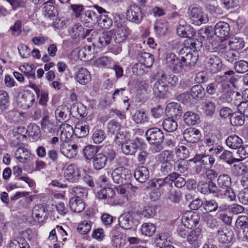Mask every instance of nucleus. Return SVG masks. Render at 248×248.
<instances>
[{"instance_id": "obj_1", "label": "nucleus", "mask_w": 248, "mask_h": 248, "mask_svg": "<svg viewBox=\"0 0 248 248\" xmlns=\"http://www.w3.org/2000/svg\"><path fill=\"white\" fill-rule=\"evenodd\" d=\"M158 75L159 78L154 85L153 93L158 98L167 97L169 93V88L176 84L178 78L173 75L167 74L162 71L158 72Z\"/></svg>"}, {"instance_id": "obj_2", "label": "nucleus", "mask_w": 248, "mask_h": 248, "mask_svg": "<svg viewBox=\"0 0 248 248\" xmlns=\"http://www.w3.org/2000/svg\"><path fill=\"white\" fill-rule=\"evenodd\" d=\"M115 151L110 149H104L93 157L92 164L94 170H98L104 168L109 162H111L115 157Z\"/></svg>"}, {"instance_id": "obj_3", "label": "nucleus", "mask_w": 248, "mask_h": 248, "mask_svg": "<svg viewBox=\"0 0 248 248\" xmlns=\"http://www.w3.org/2000/svg\"><path fill=\"white\" fill-rule=\"evenodd\" d=\"M190 161L198 163L195 168V173L197 174H203L205 170L212 167L215 159L212 155L197 154Z\"/></svg>"}, {"instance_id": "obj_4", "label": "nucleus", "mask_w": 248, "mask_h": 248, "mask_svg": "<svg viewBox=\"0 0 248 248\" xmlns=\"http://www.w3.org/2000/svg\"><path fill=\"white\" fill-rule=\"evenodd\" d=\"M174 155L169 150H164L158 155V159L160 162V172L164 175L172 173L173 165L170 161L173 160Z\"/></svg>"}, {"instance_id": "obj_5", "label": "nucleus", "mask_w": 248, "mask_h": 248, "mask_svg": "<svg viewBox=\"0 0 248 248\" xmlns=\"http://www.w3.org/2000/svg\"><path fill=\"white\" fill-rule=\"evenodd\" d=\"M119 225L124 229L135 230L139 224V220L136 214L132 212H125L118 218Z\"/></svg>"}, {"instance_id": "obj_6", "label": "nucleus", "mask_w": 248, "mask_h": 248, "mask_svg": "<svg viewBox=\"0 0 248 248\" xmlns=\"http://www.w3.org/2000/svg\"><path fill=\"white\" fill-rule=\"evenodd\" d=\"M189 18L196 25H200L208 21V17L200 7L190 6L187 11Z\"/></svg>"}, {"instance_id": "obj_7", "label": "nucleus", "mask_w": 248, "mask_h": 248, "mask_svg": "<svg viewBox=\"0 0 248 248\" xmlns=\"http://www.w3.org/2000/svg\"><path fill=\"white\" fill-rule=\"evenodd\" d=\"M34 94L29 90L18 93L16 97L17 106L23 109H27L32 106L35 101Z\"/></svg>"}, {"instance_id": "obj_8", "label": "nucleus", "mask_w": 248, "mask_h": 248, "mask_svg": "<svg viewBox=\"0 0 248 248\" xmlns=\"http://www.w3.org/2000/svg\"><path fill=\"white\" fill-rule=\"evenodd\" d=\"M166 63L167 66L175 73L182 72L185 67V63L181 58L178 57L173 53H168L166 56Z\"/></svg>"}, {"instance_id": "obj_9", "label": "nucleus", "mask_w": 248, "mask_h": 248, "mask_svg": "<svg viewBox=\"0 0 248 248\" xmlns=\"http://www.w3.org/2000/svg\"><path fill=\"white\" fill-rule=\"evenodd\" d=\"M113 182L116 184H125L131 176L130 170L124 167H118L115 169L111 173Z\"/></svg>"}, {"instance_id": "obj_10", "label": "nucleus", "mask_w": 248, "mask_h": 248, "mask_svg": "<svg viewBox=\"0 0 248 248\" xmlns=\"http://www.w3.org/2000/svg\"><path fill=\"white\" fill-rule=\"evenodd\" d=\"M169 178V174L164 179L155 178L150 182V186L151 187L157 189V191L153 192L151 194V198L153 201H156L161 196L162 191L159 189L164 187L167 184H170Z\"/></svg>"}, {"instance_id": "obj_11", "label": "nucleus", "mask_w": 248, "mask_h": 248, "mask_svg": "<svg viewBox=\"0 0 248 248\" xmlns=\"http://www.w3.org/2000/svg\"><path fill=\"white\" fill-rule=\"evenodd\" d=\"M202 46V43L199 39L195 38L187 39L183 46L178 51L180 55H185L189 53L193 49L197 50Z\"/></svg>"}, {"instance_id": "obj_12", "label": "nucleus", "mask_w": 248, "mask_h": 248, "mask_svg": "<svg viewBox=\"0 0 248 248\" xmlns=\"http://www.w3.org/2000/svg\"><path fill=\"white\" fill-rule=\"evenodd\" d=\"M200 219V217L197 212L188 211L183 215L182 221L187 228H191L199 223Z\"/></svg>"}, {"instance_id": "obj_13", "label": "nucleus", "mask_w": 248, "mask_h": 248, "mask_svg": "<svg viewBox=\"0 0 248 248\" xmlns=\"http://www.w3.org/2000/svg\"><path fill=\"white\" fill-rule=\"evenodd\" d=\"M126 18L132 22L139 23L142 18L140 7L137 5H130L126 12Z\"/></svg>"}, {"instance_id": "obj_14", "label": "nucleus", "mask_w": 248, "mask_h": 248, "mask_svg": "<svg viewBox=\"0 0 248 248\" xmlns=\"http://www.w3.org/2000/svg\"><path fill=\"white\" fill-rule=\"evenodd\" d=\"M145 136L149 142L157 141L163 142L165 140L163 131L157 127L149 128L146 132Z\"/></svg>"}, {"instance_id": "obj_15", "label": "nucleus", "mask_w": 248, "mask_h": 248, "mask_svg": "<svg viewBox=\"0 0 248 248\" xmlns=\"http://www.w3.org/2000/svg\"><path fill=\"white\" fill-rule=\"evenodd\" d=\"M116 29L114 30V41L117 43H121L125 40L129 34V29L120 22H115Z\"/></svg>"}, {"instance_id": "obj_16", "label": "nucleus", "mask_w": 248, "mask_h": 248, "mask_svg": "<svg viewBox=\"0 0 248 248\" xmlns=\"http://www.w3.org/2000/svg\"><path fill=\"white\" fill-rule=\"evenodd\" d=\"M64 176L67 180L70 182H77L80 176V170L76 165H69L64 170Z\"/></svg>"}, {"instance_id": "obj_17", "label": "nucleus", "mask_w": 248, "mask_h": 248, "mask_svg": "<svg viewBox=\"0 0 248 248\" xmlns=\"http://www.w3.org/2000/svg\"><path fill=\"white\" fill-rule=\"evenodd\" d=\"M214 31L217 36L221 39L226 40L229 36L230 28L227 22L220 21L216 24Z\"/></svg>"}, {"instance_id": "obj_18", "label": "nucleus", "mask_w": 248, "mask_h": 248, "mask_svg": "<svg viewBox=\"0 0 248 248\" xmlns=\"http://www.w3.org/2000/svg\"><path fill=\"white\" fill-rule=\"evenodd\" d=\"M222 66V61L218 57L212 56L209 58H207L205 67L210 72L217 73L220 70Z\"/></svg>"}, {"instance_id": "obj_19", "label": "nucleus", "mask_w": 248, "mask_h": 248, "mask_svg": "<svg viewBox=\"0 0 248 248\" xmlns=\"http://www.w3.org/2000/svg\"><path fill=\"white\" fill-rule=\"evenodd\" d=\"M217 95L221 94L223 98H226L227 101L229 102V99L231 96L233 97L236 94L239 95L238 92L232 91L231 88L227 82L217 83Z\"/></svg>"}, {"instance_id": "obj_20", "label": "nucleus", "mask_w": 248, "mask_h": 248, "mask_svg": "<svg viewBox=\"0 0 248 248\" xmlns=\"http://www.w3.org/2000/svg\"><path fill=\"white\" fill-rule=\"evenodd\" d=\"M183 137L188 142L196 143L201 138L200 132L195 128H188L184 131Z\"/></svg>"}, {"instance_id": "obj_21", "label": "nucleus", "mask_w": 248, "mask_h": 248, "mask_svg": "<svg viewBox=\"0 0 248 248\" xmlns=\"http://www.w3.org/2000/svg\"><path fill=\"white\" fill-rule=\"evenodd\" d=\"M166 112L168 116L173 119H178L182 115L183 110L180 105L177 103H169L166 108Z\"/></svg>"}, {"instance_id": "obj_22", "label": "nucleus", "mask_w": 248, "mask_h": 248, "mask_svg": "<svg viewBox=\"0 0 248 248\" xmlns=\"http://www.w3.org/2000/svg\"><path fill=\"white\" fill-rule=\"evenodd\" d=\"M115 195V191L110 187H105L101 189L97 193V197L101 200H104L108 204H112L114 202L112 198Z\"/></svg>"}, {"instance_id": "obj_23", "label": "nucleus", "mask_w": 248, "mask_h": 248, "mask_svg": "<svg viewBox=\"0 0 248 248\" xmlns=\"http://www.w3.org/2000/svg\"><path fill=\"white\" fill-rule=\"evenodd\" d=\"M55 1V0H48L44 3L43 12L45 17L52 19L57 15V10L53 5Z\"/></svg>"}, {"instance_id": "obj_24", "label": "nucleus", "mask_w": 248, "mask_h": 248, "mask_svg": "<svg viewBox=\"0 0 248 248\" xmlns=\"http://www.w3.org/2000/svg\"><path fill=\"white\" fill-rule=\"evenodd\" d=\"M81 20L85 22V23L91 25L95 24L99 21V17L96 13L92 10L85 11L82 12L81 15Z\"/></svg>"}, {"instance_id": "obj_25", "label": "nucleus", "mask_w": 248, "mask_h": 248, "mask_svg": "<svg viewBox=\"0 0 248 248\" xmlns=\"http://www.w3.org/2000/svg\"><path fill=\"white\" fill-rule=\"evenodd\" d=\"M70 114L69 108L66 105L58 106L55 112V117L59 122L67 121L70 118Z\"/></svg>"}, {"instance_id": "obj_26", "label": "nucleus", "mask_w": 248, "mask_h": 248, "mask_svg": "<svg viewBox=\"0 0 248 248\" xmlns=\"http://www.w3.org/2000/svg\"><path fill=\"white\" fill-rule=\"evenodd\" d=\"M121 125L117 121L113 120L108 122L107 125V129L108 134L115 135L114 140H117L123 136V134L120 132Z\"/></svg>"}, {"instance_id": "obj_27", "label": "nucleus", "mask_w": 248, "mask_h": 248, "mask_svg": "<svg viewBox=\"0 0 248 248\" xmlns=\"http://www.w3.org/2000/svg\"><path fill=\"white\" fill-rule=\"evenodd\" d=\"M215 197L229 201H233L236 199V194L233 189L230 187L225 189H220L219 193L215 195Z\"/></svg>"}, {"instance_id": "obj_28", "label": "nucleus", "mask_w": 248, "mask_h": 248, "mask_svg": "<svg viewBox=\"0 0 248 248\" xmlns=\"http://www.w3.org/2000/svg\"><path fill=\"white\" fill-rule=\"evenodd\" d=\"M138 148V143L130 140L122 144L121 149L123 153L126 155H134Z\"/></svg>"}, {"instance_id": "obj_29", "label": "nucleus", "mask_w": 248, "mask_h": 248, "mask_svg": "<svg viewBox=\"0 0 248 248\" xmlns=\"http://www.w3.org/2000/svg\"><path fill=\"white\" fill-rule=\"evenodd\" d=\"M78 145L63 144L61 147V152L68 158H73L77 155Z\"/></svg>"}, {"instance_id": "obj_30", "label": "nucleus", "mask_w": 248, "mask_h": 248, "mask_svg": "<svg viewBox=\"0 0 248 248\" xmlns=\"http://www.w3.org/2000/svg\"><path fill=\"white\" fill-rule=\"evenodd\" d=\"M89 125L85 123H78L74 128V133L79 138L85 137L89 133Z\"/></svg>"}, {"instance_id": "obj_31", "label": "nucleus", "mask_w": 248, "mask_h": 248, "mask_svg": "<svg viewBox=\"0 0 248 248\" xmlns=\"http://www.w3.org/2000/svg\"><path fill=\"white\" fill-rule=\"evenodd\" d=\"M77 81L81 84L86 85L91 80L90 72L85 68H81L76 75Z\"/></svg>"}, {"instance_id": "obj_32", "label": "nucleus", "mask_w": 248, "mask_h": 248, "mask_svg": "<svg viewBox=\"0 0 248 248\" xmlns=\"http://www.w3.org/2000/svg\"><path fill=\"white\" fill-rule=\"evenodd\" d=\"M132 120L137 124H143L149 122V117L146 111L137 110L132 116Z\"/></svg>"}, {"instance_id": "obj_33", "label": "nucleus", "mask_w": 248, "mask_h": 248, "mask_svg": "<svg viewBox=\"0 0 248 248\" xmlns=\"http://www.w3.org/2000/svg\"><path fill=\"white\" fill-rule=\"evenodd\" d=\"M42 129L44 132L53 134L57 131V127L54 123L49 120V117L46 116L41 122Z\"/></svg>"}, {"instance_id": "obj_34", "label": "nucleus", "mask_w": 248, "mask_h": 248, "mask_svg": "<svg viewBox=\"0 0 248 248\" xmlns=\"http://www.w3.org/2000/svg\"><path fill=\"white\" fill-rule=\"evenodd\" d=\"M154 30L158 36L165 35L168 30V23L166 20L164 19L156 20L154 25Z\"/></svg>"}, {"instance_id": "obj_35", "label": "nucleus", "mask_w": 248, "mask_h": 248, "mask_svg": "<svg viewBox=\"0 0 248 248\" xmlns=\"http://www.w3.org/2000/svg\"><path fill=\"white\" fill-rule=\"evenodd\" d=\"M185 124L188 125H194L200 122L199 115L191 111L186 112L183 116Z\"/></svg>"}, {"instance_id": "obj_36", "label": "nucleus", "mask_w": 248, "mask_h": 248, "mask_svg": "<svg viewBox=\"0 0 248 248\" xmlns=\"http://www.w3.org/2000/svg\"><path fill=\"white\" fill-rule=\"evenodd\" d=\"M226 145L231 149H237L242 146L243 141L242 139L236 135L229 136L226 140Z\"/></svg>"}, {"instance_id": "obj_37", "label": "nucleus", "mask_w": 248, "mask_h": 248, "mask_svg": "<svg viewBox=\"0 0 248 248\" xmlns=\"http://www.w3.org/2000/svg\"><path fill=\"white\" fill-rule=\"evenodd\" d=\"M31 154L29 150L25 148H18L15 154L16 158L20 162L26 163L30 160Z\"/></svg>"}, {"instance_id": "obj_38", "label": "nucleus", "mask_w": 248, "mask_h": 248, "mask_svg": "<svg viewBox=\"0 0 248 248\" xmlns=\"http://www.w3.org/2000/svg\"><path fill=\"white\" fill-rule=\"evenodd\" d=\"M69 206L71 210L76 213H80L85 208L83 200L78 198H71L69 201Z\"/></svg>"}, {"instance_id": "obj_39", "label": "nucleus", "mask_w": 248, "mask_h": 248, "mask_svg": "<svg viewBox=\"0 0 248 248\" xmlns=\"http://www.w3.org/2000/svg\"><path fill=\"white\" fill-rule=\"evenodd\" d=\"M134 176L139 182H145L149 177V170L145 166L140 167L135 171Z\"/></svg>"}, {"instance_id": "obj_40", "label": "nucleus", "mask_w": 248, "mask_h": 248, "mask_svg": "<svg viewBox=\"0 0 248 248\" xmlns=\"http://www.w3.org/2000/svg\"><path fill=\"white\" fill-rule=\"evenodd\" d=\"M137 58L142 64L147 68L151 67L154 61L153 55L148 52L140 53L138 55Z\"/></svg>"}, {"instance_id": "obj_41", "label": "nucleus", "mask_w": 248, "mask_h": 248, "mask_svg": "<svg viewBox=\"0 0 248 248\" xmlns=\"http://www.w3.org/2000/svg\"><path fill=\"white\" fill-rule=\"evenodd\" d=\"M71 37L75 40H79L83 34V27L78 23L73 25L68 31Z\"/></svg>"}, {"instance_id": "obj_42", "label": "nucleus", "mask_w": 248, "mask_h": 248, "mask_svg": "<svg viewBox=\"0 0 248 248\" xmlns=\"http://www.w3.org/2000/svg\"><path fill=\"white\" fill-rule=\"evenodd\" d=\"M203 208L207 213H215L222 210V207L219 206L218 203L214 199L204 201Z\"/></svg>"}, {"instance_id": "obj_43", "label": "nucleus", "mask_w": 248, "mask_h": 248, "mask_svg": "<svg viewBox=\"0 0 248 248\" xmlns=\"http://www.w3.org/2000/svg\"><path fill=\"white\" fill-rule=\"evenodd\" d=\"M201 238V229L197 228L188 232L187 241L190 244L196 245Z\"/></svg>"}, {"instance_id": "obj_44", "label": "nucleus", "mask_w": 248, "mask_h": 248, "mask_svg": "<svg viewBox=\"0 0 248 248\" xmlns=\"http://www.w3.org/2000/svg\"><path fill=\"white\" fill-rule=\"evenodd\" d=\"M202 107L204 114L208 116L212 117L216 109L215 103L209 100H206L202 102Z\"/></svg>"}, {"instance_id": "obj_45", "label": "nucleus", "mask_w": 248, "mask_h": 248, "mask_svg": "<svg viewBox=\"0 0 248 248\" xmlns=\"http://www.w3.org/2000/svg\"><path fill=\"white\" fill-rule=\"evenodd\" d=\"M245 44L243 38L237 36H233L231 38L229 44L232 50H239L244 48Z\"/></svg>"}, {"instance_id": "obj_46", "label": "nucleus", "mask_w": 248, "mask_h": 248, "mask_svg": "<svg viewBox=\"0 0 248 248\" xmlns=\"http://www.w3.org/2000/svg\"><path fill=\"white\" fill-rule=\"evenodd\" d=\"M32 217L38 222H43L45 215V209L42 205H35L32 210Z\"/></svg>"}, {"instance_id": "obj_47", "label": "nucleus", "mask_w": 248, "mask_h": 248, "mask_svg": "<svg viewBox=\"0 0 248 248\" xmlns=\"http://www.w3.org/2000/svg\"><path fill=\"white\" fill-rule=\"evenodd\" d=\"M170 184L174 183L175 186L178 188L183 187L186 184L184 178L181 175L176 172H172L169 174Z\"/></svg>"}, {"instance_id": "obj_48", "label": "nucleus", "mask_w": 248, "mask_h": 248, "mask_svg": "<svg viewBox=\"0 0 248 248\" xmlns=\"http://www.w3.org/2000/svg\"><path fill=\"white\" fill-rule=\"evenodd\" d=\"M31 87L34 90L38 97H40L39 100V104L42 105H46L48 101V92L40 89L38 87L34 84H32Z\"/></svg>"}, {"instance_id": "obj_49", "label": "nucleus", "mask_w": 248, "mask_h": 248, "mask_svg": "<svg viewBox=\"0 0 248 248\" xmlns=\"http://www.w3.org/2000/svg\"><path fill=\"white\" fill-rule=\"evenodd\" d=\"M190 94L194 99H202L205 94V91L201 85H196L191 87Z\"/></svg>"}, {"instance_id": "obj_50", "label": "nucleus", "mask_w": 248, "mask_h": 248, "mask_svg": "<svg viewBox=\"0 0 248 248\" xmlns=\"http://www.w3.org/2000/svg\"><path fill=\"white\" fill-rule=\"evenodd\" d=\"M99 148L94 145H88L83 150V154L84 157L87 160L93 159V157L97 154Z\"/></svg>"}, {"instance_id": "obj_51", "label": "nucleus", "mask_w": 248, "mask_h": 248, "mask_svg": "<svg viewBox=\"0 0 248 248\" xmlns=\"http://www.w3.org/2000/svg\"><path fill=\"white\" fill-rule=\"evenodd\" d=\"M162 125L165 131L170 132L175 131L178 127L177 123L175 120L170 117L163 121Z\"/></svg>"}, {"instance_id": "obj_52", "label": "nucleus", "mask_w": 248, "mask_h": 248, "mask_svg": "<svg viewBox=\"0 0 248 248\" xmlns=\"http://www.w3.org/2000/svg\"><path fill=\"white\" fill-rule=\"evenodd\" d=\"M244 117L239 110L237 112H233L230 118L231 124L236 126L242 125L245 122Z\"/></svg>"}, {"instance_id": "obj_53", "label": "nucleus", "mask_w": 248, "mask_h": 248, "mask_svg": "<svg viewBox=\"0 0 248 248\" xmlns=\"http://www.w3.org/2000/svg\"><path fill=\"white\" fill-rule=\"evenodd\" d=\"M192 50L193 52H191L190 51L185 56H182V60H183V62L185 63V66H186L187 65H194L197 62V50L193 49Z\"/></svg>"}, {"instance_id": "obj_54", "label": "nucleus", "mask_w": 248, "mask_h": 248, "mask_svg": "<svg viewBox=\"0 0 248 248\" xmlns=\"http://www.w3.org/2000/svg\"><path fill=\"white\" fill-rule=\"evenodd\" d=\"M217 185L219 188L225 189V188L230 187L231 185V179L227 174L220 175L217 180Z\"/></svg>"}, {"instance_id": "obj_55", "label": "nucleus", "mask_w": 248, "mask_h": 248, "mask_svg": "<svg viewBox=\"0 0 248 248\" xmlns=\"http://www.w3.org/2000/svg\"><path fill=\"white\" fill-rule=\"evenodd\" d=\"M106 138V134L101 129L94 128L93 131L92 139L94 143L99 144L101 143Z\"/></svg>"}, {"instance_id": "obj_56", "label": "nucleus", "mask_w": 248, "mask_h": 248, "mask_svg": "<svg viewBox=\"0 0 248 248\" xmlns=\"http://www.w3.org/2000/svg\"><path fill=\"white\" fill-rule=\"evenodd\" d=\"M14 137L18 140L23 141L26 139L28 130L24 126L15 128L13 130Z\"/></svg>"}, {"instance_id": "obj_57", "label": "nucleus", "mask_w": 248, "mask_h": 248, "mask_svg": "<svg viewBox=\"0 0 248 248\" xmlns=\"http://www.w3.org/2000/svg\"><path fill=\"white\" fill-rule=\"evenodd\" d=\"M113 32L111 31H104L99 37V42L102 46L108 45L111 40Z\"/></svg>"}, {"instance_id": "obj_58", "label": "nucleus", "mask_w": 248, "mask_h": 248, "mask_svg": "<svg viewBox=\"0 0 248 248\" xmlns=\"http://www.w3.org/2000/svg\"><path fill=\"white\" fill-rule=\"evenodd\" d=\"M140 230L142 234L145 236H151L155 232L156 227L152 223H145L142 225Z\"/></svg>"}, {"instance_id": "obj_59", "label": "nucleus", "mask_w": 248, "mask_h": 248, "mask_svg": "<svg viewBox=\"0 0 248 248\" xmlns=\"http://www.w3.org/2000/svg\"><path fill=\"white\" fill-rule=\"evenodd\" d=\"M28 133L33 140H37L41 136V130L40 127L36 124H31L28 127Z\"/></svg>"}, {"instance_id": "obj_60", "label": "nucleus", "mask_w": 248, "mask_h": 248, "mask_svg": "<svg viewBox=\"0 0 248 248\" xmlns=\"http://www.w3.org/2000/svg\"><path fill=\"white\" fill-rule=\"evenodd\" d=\"M219 157L229 164H232L240 161V159L233 157L232 153L228 150L223 151Z\"/></svg>"}, {"instance_id": "obj_61", "label": "nucleus", "mask_w": 248, "mask_h": 248, "mask_svg": "<svg viewBox=\"0 0 248 248\" xmlns=\"http://www.w3.org/2000/svg\"><path fill=\"white\" fill-rule=\"evenodd\" d=\"M156 214V208L154 206H144L140 212V214L144 217L149 218L153 217Z\"/></svg>"}, {"instance_id": "obj_62", "label": "nucleus", "mask_w": 248, "mask_h": 248, "mask_svg": "<svg viewBox=\"0 0 248 248\" xmlns=\"http://www.w3.org/2000/svg\"><path fill=\"white\" fill-rule=\"evenodd\" d=\"M70 192L75 198H80L87 196V191L86 188L82 186H74L70 189Z\"/></svg>"}, {"instance_id": "obj_63", "label": "nucleus", "mask_w": 248, "mask_h": 248, "mask_svg": "<svg viewBox=\"0 0 248 248\" xmlns=\"http://www.w3.org/2000/svg\"><path fill=\"white\" fill-rule=\"evenodd\" d=\"M117 193L121 195L123 199L119 202V203L123 204L127 202L129 200V196L127 194V189L124 187V184L115 187Z\"/></svg>"}, {"instance_id": "obj_64", "label": "nucleus", "mask_w": 248, "mask_h": 248, "mask_svg": "<svg viewBox=\"0 0 248 248\" xmlns=\"http://www.w3.org/2000/svg\"><path fill=\"white\" fill-rule=\"evenodd\" d=\"M177 33L181 37H186L187 39L193 38V36L196 33V31L193 29H190L189 31L187 32L184 29L183 27H179L177 29Z\"/></svg>"}]
</instances>
